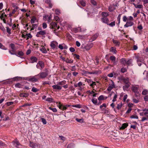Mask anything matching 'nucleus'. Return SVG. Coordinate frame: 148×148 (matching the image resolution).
<instances>
[{"label":"nucleus","instance_id":"nucleus-8","mask_svg":"<svg viewBox=\"0 0 148 148\" xmlns=\"http://www.w3.org/2000/svg\"><path fill=\"white\" fill-rule=\"evenodd\" d=\"M47 75V74L46 72H42L39 73L38 75H36V76H39L40 78H43L46 77Z\"/></svg>","mask_w":148,"mask_h":148},{"label":"nucleus","instance_id":"nucleus-17","mask_svg":"<svg viewBox=\"0 0 148 148\" xmlns=\"http://www.w3.org/2000/svg\"><path fill=\"white\" fill-rule=\"evenodd\" d=\"M102 21L104 23L108 24L109 22V19L108 18L103 17L101 18Z\"/></svg>","mask_w":148,"mask_h":148},{"label":"nucleus","instance_id":"nucleus-44","mask_svg":"<svg viewBox=\"0 0 148 148\" xmlns=\"http://www.w3.org/2000/svg\"><path fill=\"white\" fill-rule=\"evenodd\" d=\"M108 25H109L111 27H113L115 25V22L114 21L112 22L111 23H108V24H107Z\"/></svg>","mask_w":148,"mask_h":148},{"label":"nucleus","instance_id":"nucleus-27","mask_svg":"<svg viewBox=\"0 0 148 148\" xmlns=\"http://www.w3.org/2000/svg\"><path fill=\"white\" fill-rule=\"evenodd\" d=\"M133 4L136 8H141L143 7V5L141 4L136 5L134 3Z\"/></svg>","mask_w":148,"mask_h":148},{"label":"nucleus","instance_id":"nucleus-51","mask_svg":"<svg viewBox=\"0 0 148 148\" xmlns=\"http://www.w3.org/2000/svg\"><path fill=\"white\" fill-rule=\"evenodd\" d=\"M122 106V104L121 103L117 104L116 108L118 110L120 109Z\"/></svg>","mask_w":148,"mask_h":148},{"label":"nucleus","instance_id":"nucleus-37","mask_svg":"<svg viewBox=\"0 0 148 148\" xmlns=\"http://www.w3.org/2000/svg\"><path fill=\"white\" fill-rule=\"evenodd\" d=\"M60 85V86H64L66 83V81L65 80H63L58 83Z\"/></svg>","mask_w":148,"mask_h":148},{"label":"nucleus","instance_id":"nucleus-33","mask_svg":"<svg viewBox=\"0 0 148 148\" xmlns=\"http://www.w3.org/2000/svg\"><path fill=\"white\" fill-rule=\"evenodd\" d=\"M91 101L92 103L95 105H97V100L96 98H93Z\"/></svg>","mask_w":148,"mask_h":148},{"label":"nucleus","instance_id":"nucleus-52","mask_svg":"<svg viewBox=\"0 0 148 148\" xmlns=\"http://www.w3.org/2000/svg\"><path fill=\"white\" fill-rule=\"evenodd\" d=\"M92 72L93 73V74H97L101 73V71L100 70L95 71Z\"/></svg>","mask_w":148,"mask_h":148},{"label":"nucleus","instance_id":"nucleus-61","mask_svg":"<svg viewBox=\"0 0 148 148\" xmlns=\"http://www.w3.org/2000/svg\"><path fill=\"white\" fill-rule=\"evenodd\" d=\"M80 3L81 5L83 6H85L86 5V3L83 1H81Z\"/></svg>","mask_w":148,"mask_h":148},{"label":"nucleus","instance_id":"nucleus-22","mask_svg":"<svg viewBox=\"0 0 148 148\" xmlns=\"http://www.w3.org/2000/svg\"><path fill=\"white\" fill-rule=\"evenodd\" d=\"M38 64L40 67V70H41L43 68L44 65V63L40 61L38 62Z\"/></svg>","mask_w":148,"mask_h":148},{"label":"nucleus","instance_id":"nucleus-15","mask_svg":"<svg viewBox=\"0 0 148 148\" xmlns=\"http://www.w3.org/2000/svg\"><path fill=\"white\" fill-rule=\"evenodd\" d=\"M124 85L123 87V90L124 91L125 90H127L128 89L130 85V83H128L124 84Z\"/></svg>","mask_w":148,"mask_h":148},{"label":"nucleus","instance_id":"nucleus-13","mask_svg":"<svg viewBox=\"0 0 148 148\" xmlns=\"http://www.w3.org/2000/svg\"><path fill=\"white\" fill-rule=\"evenodd\" d=\"M134 23L131 21H128L126 23V24L124 25V26L125 27H130L134 25Z\"/></svg>","mask_w":148,"mask_h":148},{"label":"nucleus","instance_id":"nucleus-63","mask_svg":"<svg viewBox=\"0 0 148 148\" xmlns=\"http://www.w3.org/2000/svg\"><path fill=\"white\" fill-rule=\"evenodd\" d=\"M127 69L125 68H122L121 69V71L123 73H124L126 71Z\"/></svg>","mask_w":148,"mask_h":148},{"label":"nucleus","instance_id":"nucleus-49","mask_svg":"<svg viewBox=\"0 0 148 148\" xmlns=\"http://www.w3.org/2000/svg\"><path fill=\"white\" fill-rule=\"evenodd\" d=\"M104 97L103 95H101L98 98V100L99 101L104 100Z\"/></svg>","mask_w":148,"mask_h":148},{"label":"nucleus","instance_id":"nucleus-20","mask_svg":"<svg viewBox=\"0 0 148 148\" xmlns=\"http://www.w3.org/2000/svg\"><path fill=\"white\" fill-rule=\"evenodd\" d=\"M36 22H37V20L36 17L34 16H32L31 20V23L33 24Z\"/></svg>","mask_w":148,"mask_h":148},{"label":"nucleus","instance_id":"nucleus-32","mask_svg":"<svg viewBox=\"0 0 148 148\" xmlns=\"http://www.w3.org/2000/svg\"><path fill=\"white\" fill-rule=\"evenodd\" d=\"M52 15L51 14H50V15L48 16V17L47 18V21L49 23L50 22H51V21L52 20Z\"/></svg>","mask_w":148,"mask_h":148},{"label":"nucleus","instance_id":"nucleus-18","mask_svg":"<svg viewBox=\"0 0 148 148\" xmlns=\"http://www.w3.org/2000/svg\"><path fill=\"white\" fill-rule=\"evenodd\" d=\"M37 58L34 56H32L30 58V60L32 63L36 62H37Z\"/></svg>","mask_w":148,"mask_h":148},{"label":"nucleus","instance_id":"nucleus-23","mask_svg":"<svg viewBox=\"0 0 148 148\" xmlns=\"http://www.w3.org/2000/svg\"><path fill=\"white\" fill-rule=\"evenodd\" d=\"M59 108L63 110H66L67 109V108L65 107L64 105L62 104H60L58 106Z\"/></svg>","mask_w":148,"mask_h":148},{"label":"nucleus","instance_id":"nucleus-48","mask_svg":"<svg viewBox=\"0 0 148 148\" xmlns=\"http://www.w3.org/2000/svg\"><path fill=\"white\" fill-rule=\"evenodd\" d=\"M46 100L50 103L53 102V99L51 98H47Z\"/></svg>","mask_w":148,"mask_h":148},{"label":"nucleus","instance_id":"nucleus-11","mask_svg":"<svg viewBox=\"0 0 148 148\" xmlns=\"http://www.w3.org/2000/svg\"><path fill=\"white\" fill-rule=\"evenodd\" d=\"M137 61L139 66H140L141 64L140 62H143V58L140 57H136Z\"/></svg>","mask_w":148,"mask_h":148},{"label":"nucleus","instance_id":"nucleus-38","mask_svg":"<svg viewBox=\"0 0 148 148\" xmlns=\"http://www.w3.org/2000/svg\"><path fill=\"white\" fill-rule=\"evenodd\" d=\"M101 15L103 17H107L109 15V14L108 12H102Z\"/></svg>","mask_w":148,"mask_h":148},{"label":"nucleus","instance_id":"nucleus-42","mask_svg":"<svg viewBox=\"0 0 148 148\" xmlns=\"http://www.w3.org/2000/svg\"><path fill=\"white\" fill-rule=\"evenodd\" d=\"M66 62L68 63H72L73 62V60L71 59L70 60L68 58H67L66 60Z\"/></svg>","mask_w":148,"mask_h":148},{"label":"nucleus","instance_id":"nucleus-9","mask_svg":"<svg viewBox=\"0 0 148 148\" xmlns=\"http://www.w3.org/2000/svg\"><path fill=\"white\" fill-rule=\"evenodd\" d=\"M52 87L54 89L58 90H61L62 88V86H60L58 83L56 85H55L52 86Z\"/></svg>","mask_w":148,"mask_h":148},{"label":"nucleus","instance_id":"nucleus-56","mask_svg":"<svg viewBox=\"0 0 148 148\" xmlns=\"http://www.w3.org/2000/svg\"><path fill=\"white\" fill-rule=\"evenodd\" d=\"M41 119V120L42 122L44 124H46L47 122L45 119L43 118H42Z\"/></svg>","mask_w":148,"mask_h":148},{"label":"nucleus","instance_id":"nucleus-62","mask_svg":"<svg viewBox=\"0 0 148 148\" xmlns=\"http://www.w3.org/2000/svg\"><path fill=\"white\" fill-rule=\"evenodd\" d=\"M14 102L12 101L8 102L6 103V104L8 106H10L13 104Z\"/></svg>","mask_w":148,"mask_h":148},{"label":"nucleus","instance_id":"nucleus-1","mask_svg":"<svg viewBox=\"0 0 148 148\" xmlns=\"http://www.w3.org/2000/svg\"><path fill=\"white\" fill-rule=\"evenodd\" d=\"M12 143L14 146L17 148H22V145L20 143L19 141L17 139L13 141Z\"/></svg>","mask_w":148,"mask_h":148},{"label":"nucleus","instance_id":"nucleus-29","mask_svg":"<svg viewBox=\"0 0 148 148\" xmlns=\"http://www.w3.org/2000/svg\"><path fill=\"white\" fill-rule=\"evenodd\" d=\"M40 50L43 53H45L47 52L46 49L44 47H42L41 49H40Z\"/></svg>","mask_w":148,"mask_h":148},{"label":"nucleus","instance_id":"nucleus-39","mask_svg":"<svg viewBox=\"0 0 148 148\" xmlns=\"http://www.w3.org/2000/svg\"><path fill=\"white\" fill-rule=\"evenodd\" d=\"M126 64L129 66L132 65V60L130 59L127 60V61Z\"/></svg>","mask_w":148,"mask_h":148},{"label":"nucleus","instance_id":"nucleus-45","mask_svg":"<svg viewBox=\"0 0 148 148\" xmlns=\"http://www.w3.org/2000/svg\"><path fill=\"white\" fill-rule=\"evenodd\" d=\"M113 43L116 46H119L120 44L119 42L117 40H113Z\"/></svg>","mask_w":148,"mask_h":148},{"label":"nucleus","instance_id":"nucleus-14","mask_svg":"<svg viewBox=\"0 0 148 148\" xmlns=\"http://www.w3.org/2000/svg\"><path fill=\"white\" fill-rule=\"evenodd\" d=\"M37 76L36 75L32 77H29L28 78V80L29 81L32 82H36L38 80V79L36 77Z\"/></svg>","mask_w":148,"mask_h":148},{"label":"nucleus","instance_id":"nucleus-26","mask_svg":"<svg viewBox=\"0 0 148 148\" xmlns=\"http://www.w3.org/2000/svg\"><path fill=\"white\" fill-rule=\"evenodd\" d=\"M29 94L27 93H22L19 95L21 97H26L28 96Z\"/></svg>","mask_w":148,"mask_h":148},{"label":"nucleus","instance_id":"nucleus-31","mask_svg":"<svg viewBox=\"0 0 148 148\" xmlns=\"http://www.w3.org/2000/svg\"><path fill=\"white\" fill-rule=\"evenodd\" d=\"M10 46L12 49V51L14 52L15 51V49L14 44L12 43L10 45Z\"/></svg>","mask_w":148,"mask_h":148},{"label":"nucleus","instance_id":"nucleus-59","mask_svg":"<svg viewBox=\"0 0 148 148\" xmlns=\"http://www.w3.org/2000/svg\"><path fill=\"white\" fill-rule=\"evenodd\" d=\"M117 95H115L114 97V98H113V99L112 100V101L113 102H115V101H116V98H117Z\"/></svg>","mask_w":148,"mask_h":148},{"label":"nucleus","instance_id":"nucleus-6","mask_svg":"<svg viewBox=\"0 0 148 148\" xmlns=\"http://www.w3.org/2000/svg\"><path fill=\"white\" fill-rule=\"evenodd\" d=\"M50 46L52 49L56 48L58 46V43L56 41H52L50 43Z\"/></svg>","mask_w":148,"mask_h":148},{"label":"nucleus","instance_id":"nucleus-35","mask_svg":"<svg viewBox=\"0 0 148 148\" xmlns=\"http://www.w3.org/2000/svg\"><path fill=\"white\" fill-rule=\"evenodd\" d=\"M121 62L124 65L126 64L127 60L125 58H122L121 60Z\"/></svg>","mask_w":148,"mask_h":148},{"label":"nucleus","instance_id":"nucleus-19","mask_svg":"<svg viewBox=\"0 0 148 148\" xmlns=\"http://www.w3.org/2000/svg\"><path fill=\"white\" fill-rule=\"evenodd\" d=\"M110 59L113 62V63L114 65L116 64V58L114 56H111L110 57Z\"/></svg>","mask_w":148,"mask_h":148},{"label":"nucleus","instance_id":"nucleus-30","mask_svg":"<svg viewBox=\"0 0 148 148\" xmlns=\"http://www.w3.org/2000/svg\"><path fill=\"white\" fill-rule=\"evenodd\" d=\"M115 10V8L114 6L111 5L109 7L108 10L110 12H112Z\"/></svg>","mask_w":148,"mask_h":148},{"label":"nucleus","instance_id":"nucleus-55","mask_svg":"<svg viewBox=\"0 0 148 148\" xmlns=\"http://www.w3.org/2000/svg\"><path fill=\"white\" fill-rule=\"evenodd\" d=\"M148 119V118H147V117L143 116V117H142L141 121L142 122H144L145 121L147 120Z\"/></svg>","mask_w":148,"mask_h":148},{"label":"nucleus","instance_id":"nucleus-57","mask_svg":"<svg viewBox=\"0 0 148 148\" xmlns=\"http://www.w3.org/2000/svg\"><path fill=\"white\" fill-rule=\"evenodd\" d=\"M7 16V15L6 14H4V13H2L1 16H0V18H1V19H3V20H4V19L3 18L5 17H6Z\"/></svg>","mask_w":148,"mask_h":148},{"label":"nucleus","instance_id":"nucleus-3","mask_svg":"<svg viewBox=\"0 0 148 148\" xmlns=\"http://www.w3.org/2000/svg\"><path fill=\"white\" fill-rule=\"evenodd\" d=\"M138 87L136 86H133L132 88V91L135 93V95L138 96L140 94L138 91Z\"/></svg>","mask_w":148,"mask_h":148},{"label":"nucleus","instance_id":"nucleus-28","mask_svg":"<svg viewBox=\"0 0 148 148\" xmlns=\"http://www.w3.org/2000/svg\"><path fill=\"white\" fill-rule=\"evenodd\" d=\"M36 145V143L31 142H30L29 146L33 148H35Z\"/></svg>","mask_w":148,"mask_h":148},{"label":"nucleus","instance_id":"nucleus-21","mask_svg":"<svg viewBox=\"0 0 148 148\" xmlns=\"http://www.w3.org/2000/svg\"><path fill=\"white\" fill-rule=\"evenodd\" d=\"M99 34H94L90 40L91 41H92L95 40L98 37Z\"/></svg>","mask_w":148,"mask_h":148},{"label":"nucleus","instance_id":"nucleus-40","mask_svg":"<svg viewBox=\"0 0 148 148\" xmlns=\"http://www.w3.org/2000/svg\"><path fill=\"white\" fill-rule=\"evenodd\" d=\"M75 120L78 122L80 123H83L84 120L83 119H78L77 118L75 119Z\"/></svg>","mask_w":148,"mask_h":148},{"label":"nucleus","instance_id":"nucleus-16","mask_svg":"<svg viewBox=\"0 0 148 148\" xmlns=\"http://www.w3.org/2000/svg\"><path fill=\"white\" fill-rule=\"evenodd\" d=\"M57 27L58 26L56 23L54 22H52L50 23V28L51 29L55 28V29L56 27L57 28Z\"/></svg>","mask_w":148,"mask_h":148},{"label":"nucleus","instance_id":"nucleus-36","mask_svg":"<svg viewBox=\"0 0 148 148\" xmlns=\"http://www.w3.org/2000/svg\"><path fill=\"white\" fill-rule=\"evenodd\" d=\"M110 51L112 52L114 54L116 53L117 51L116 50V48L115 47H112L111 48Z\"/></svg>","mask_w":148,"mask_h":148},{"label":"nucleus","instance_id":"nucleus-53","mask_svg":"<svg viewBox=\"0 0 148 148\" xmlns=\"http://www.w3.org/2000/svg\"><path fill=\"white\" fill-rule=\"evenodd\" d=\"M0 48L2 49L6 50L7 49V48L3 46L1 43H0Z\"/></svg>","mask_w":148,"mask_h":148},{"label":"nucleus","instance_id":"nucleus-43","mask_svg":"<svg viewBox=\"0 0 148 148\" xmlns=\"http://www.w3.org/2000/svg\"><path fill=\"white\" fill-rule=\"evenodd\" d=\"M25 36L26 37L27 40H28L29 38H31L32 37V36L31 35V34L30 33L27 34Z\"/></svg>","mask_w":148,"mask_h":148},{"label":"nucleus","instance_id":"nucleus-41","mask_svg":"<svg viewBox=\"0 0 148 148\" xmlns=\"http://www.w3.org/2000/svg\"><path fill=\"white\" fill-rule=\"evenodd\" d=\"M45 2L46 3L49 4V6L50 8H51L52 6V4L51 3V1L50 0H45Z\"/></svg>","mask_w":148,"mask_h":148},{"label":"nucleus","instance_id":"nucleus-64","mask_svg":"<svg viewBox=\"0 0 148 148\" xmlns=\"http://www.w3.org/2000/svg\"><path fill=\"white\" fill-rule=\"evenodd\" d=\"M144 100L145 101H148V95H145L144 97Z\"/></svg>","mask_w":148,"mask_h":148},{"label":"nucleus","instance_id":"nucleus-4","mask_svg":"<svg viewBox=\"0 0 148 148\" xmlns=\"http://www.w3.org/2000/svg\"><path fill=\"white\" fill-rule=\"evenodd\" d=\"M93 46V44L92 43H89L85 45L84 47L82 45L81 46V48L82 49L84 48L86 50L88 51Z\"/></svg>","mask_w":148,"mask_h":148},{"label":"nucleus","instance_id":"nucleus-12","mask_svg":"<svg viewBox=\"0 0 148 148\" xmlns=\"http://www.w3.org/2000/svg\"><path fill=\"white\" fill-rule=\"evenodd\" d=\"M71 30L72 32L75 33H77L79 32H82L81 28L80 27H78L77 28H72Z\"/></svg>","mask_w":148,"mask_h":148},{"label":"nucleus","instance_id":"nucleus-2","mask_svg":"<svg viewBox=\"0 0 148 148\" xmlns=\"http://www.w3.org/2000/svg\"><path fill=\"white\" fill-rule=\"evenodd\" d=\"M143 112H140L139 114L140 116H145L148 118V108H144L142 109Z\"/></svg>","mask_w":148,"mask_h":148},{"label":"nucleus","instance_id":"nucleus-46","mask_svg":"<svg viewBox=\"0 0 148 148\" xmlns=\"http://www.w3.org/2000/svg\"><path fill=\"white\" fill-rule=\"evenodd\" d=\"M38 26V25L36 24H33L32 25V27L31 28V30H32L36 28Z\"/></svg>","mask_w":148,"mask_h":148},{"label":"nucleus","instance_id":"nucleus-58","mask_svg":"<svg viewBox=\"0 0 148 148\" xmlns=\"http://www.w3.org/2000/svg\"><path fill=\"white\" fill-rule=\"evenodd\" d=\"M42 28L44 29H46L47 27V25L46 23H42Z\"/></svg>","mask_w":148,"mask_h":148},{"label":"nucleus","instance_id":"nucleus-34","mask_svg":"<svg viewBox=\"0 0 148 148\" xmlns=\"http://www.w3.org/2000/svg\"><path fill=\"white\" fill-rule=\"evenodd\" d=\"M39 90V89L35 88L33 86L32 88V91L33 92H36Z\"/></svg>","mask_w":148,"mask_h":148},{"label":"nucleus","instance_id":"nucleus-54","mask_svg":"<svg viewBox=\"0 0 148 148\" xmlns=\"http://www.w3.org/2000/svg\"><path fill=\"white\" fill-rule=\"evenodd\" d=\"M130 118L131 119H138V116L136 115H132L130 116Z\"/></svg>","mask_w":148,"mask_h":148},{"label":"nucleus","instance_id":"nucleus-5","mask_svg":"<svg viewBox=\"0 0 148 148\" xmlns=\"http://www.w3.org/2000/svg\"><path fill=\"white\" fill-rule=\"evenodd\" d=\"M46 32L45 30H41L37 32L36 36L37 37H41L42 36L45 35Z\"/></svg>","mask_w":148,"mask_h":148},{"label":"nucleus","instance_id":"nucleus-25","mask_svg":"<svg viewBox=\"0 0 148 148\" xmlns=\"http://www.w3.org/2000/svg\"><path fill=\"white\" fill-rule=\"evenodd\" d=\"M123 80L124 84L130 83L129 79L127 77L125 78H123Z\"/></svg>","mask_w":148,"mask_h":148},{"label":"nucleus","instance_id":"nucleus-10","mask_svg":"<svg viewBox=\"0 0 148 148\" xmlns=\"http://www.w3.org/2000/svg\"><path fill=\"white\" fill-rule=\"evenodd\" d=\"M112 83L110 84L107 90L110 91L113 88H115V85L114 82L112 81Z\"/></svg>","mask_w":148,"mask_h":148},{"label":"nucleus","instance_id":"nucleus-50","mask_svg":"<svg viewBox=\"0 0 148 148\" xmlns=\"http://www.w3.org/2000/svg\"><path fill=\"white\" fill-rule=\"evenodd\" d=\"M49 108L54 112H56L57 111V110L56 108H52L51 107H49Z\"/></svg>","mask_w":148,"mask_h":148},{"label":"nucleus","instance_id":"nucleus-24","mask_svg":"<svg viewBox=\"0 0 148 148\" xmlns=\"http://www.w3.org/2000/svg\"><path fill=\"white\" fill-rule=\"evenodd\" d=\"M128 126V124L124 123L122 124V126L120 127V130H124Z\"/></svg>","mask_w":148,"mask_h":148},{"label":"nucleus","instance_id":"nucleus-7","mask_svg":"<svg viewBox=\"0 0 148 148\" xmlns=\"http://www.w3.org/2000/svg\"><path fill=\"white\" fill-rule=\"evenodd\" d=\"M106 103H103L102 105L100 106V108L101 109V111H103L105 113H108V111L106 110Z\"/></svg>","mask_w":148,"mask_h":148},{"label":"nucleus","instance_id":"nucleus-47","mask_svg":"<svg viewBox=\"0 0 148 148\" xmlns=\"http://www.w3.org/2000/svg\"><path fill=\"white\" fill-rule=\"evenodd\" d=\"M15 86L16 88H21L22 87V85L19 83H17L15 84Z\"/></svg>","mask_w":148,"mask_h":148},{"label":"nucleus","instance_id":"nucleus-60","mask_svg":"<svg viewBox=\"0 0 148 148\" xmlns=\"http://www.w3.org/2000/svg\"><path fill=\"white\" fill-rule=\"evenodd\" d=\"M7 29V32L9 34H11V29L8 27H6Z\"/></svg>","mask_w":148,"mask_h":148}]
</instances>
